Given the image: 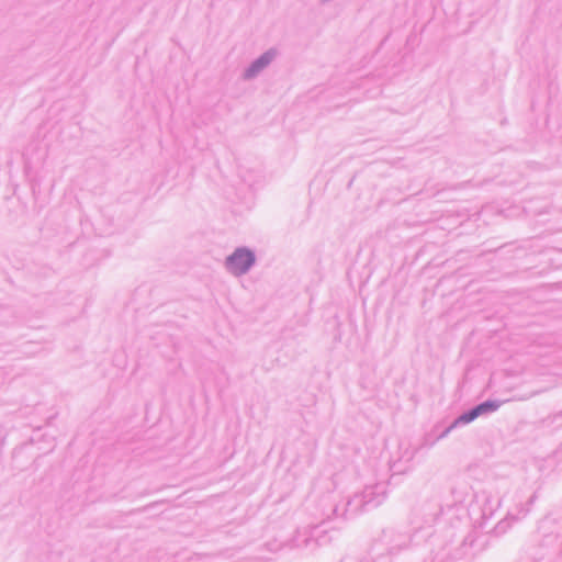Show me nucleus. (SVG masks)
<instances>
[{
    "label": "nucleus",
    "mask_w": 562,
    "mask_h": 562,
    "mask_svg": "<svg viewBox=\"0 0 562 562\" xmlns=\"http://www.w3.org/2000/svg\"><path fill=\"white\" fill-rule=\"evenodd\" d=\"M267 63H268V61H265V63H263V59H260V60L258 61V64L256 65V67L260 68V67H262L263 65H266Z\"/></svg>",
    "instance_id": "obj_3"
},
{
    "label": "nucleus",
    "mask_w": 562,
    "mask_h": 562,
    "mask_svg": "<svg viewBox=\"0 0 562 562\" xmlns=\"http://www.w3.org/2000/svg\"><path fill=\"white\" fill-rule=\"evenodd\" d=\"M254 255L246 249L236 250L227 260L229 270L235 274L246 272L254 263Z\"/></svg>",
    "instance_id": "obj_1"
},
{
    "label": "nucleus",
    "mask_w": 562,
    "mask_h": 562,
    "mask_svg": "<svg viewBox=\"0 0 562 562\" xmlns=\"http://www.w3.org/2000/svg\"><path fill=\"white\" fill-rule=\"evenodd\" d=\"M497 406L493 403H483L475 407L473 411H471L468 414H464L460 417V420L463 423H470L473 419H475L480 414L488 411V409H495Z\"/></svg>",
    "instance_id": "obj_2"
}]
</instances>
